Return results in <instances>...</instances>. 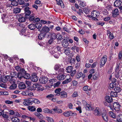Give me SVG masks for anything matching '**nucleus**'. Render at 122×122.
<instances>
[{
	"instance_id": "1",
	"label": "nucleus",
	"mask_w": 122,
	"mask_h": 122,
	"mask_svg": "<svg viewBox=\"0 0 122 122\" xmlns=\"http://www.w3.org/2000/svg\"><path fill=\"white\" fill-rule=\"evenodd\" d=\"M54 69L56 71H57L58 72L56 73L57 74H60L63 73L64 69L59 64H56L54 67Z\"/></svg>"
},
{
	"instance_id": "2",
	"label": "nucleus",
	"mask_w": 122,
	"mask_h": 122,
	"mask_svg": "<svg viewBox=\"0 0 122 122\" xmlns=\"http://www.w3.org/2000/svg\"><path fill=\"white\" fill-rule=\"evenodd\" d=\"M107 61V56L106 55H104L101 59L100 62V67H103Z\"/></svg>"
},
{
	"instance_id": "3",
	"label": "nucleus",
	"mask_w": 122,
	"mask_h": 122,
	"mask_svg": "<svg viewBox=\"0 0 122 122\" xmlns=\"http://www.w3.org/2000/svg\"><path fill=\"white\" fill-rule=\"evenodd\" d=\"M93 114L96 116H100L101 115V111L99 107H95L93 110Z\"/></svg>"
},
{
	"instance_id": "4",
	"label": "nucleus",
	"mask_w": 122,
	"mask_h": 122,
	"mask_svg": "<svg viewBox=\"0 0 122 122\" xmlns=\"http://www.w3.org/2000/svg\"><path fill=\"white\" fill-rule=\"evenodd\" d=\"M29 7H26L25 9V16L26 18H28L31 13V11Z\"/></svg>"
},
{
	"instance_id": "5",
	"label": "nucleus",
	"mask_w": 122,
	"mask_h": 122,
	"mask_svg": "<svg viewBox=\"0 0 122 122\" xmlns=\"http://www.w3.org/2000/svg\"><path fill=\"white\" fill-rule=\"evenodd\" d=\"M99 15V13L98 11L94 10L91 12L90 16L91 18L94 19V18L98 17Z\"/></svg>"
},
{
	"instance_id": "6",
	"label": "nucleus",
	"mask_w": 122,
	"mask_h": 122,
	"mask_svg": "<svg viewBox=\"0 0 122 122\" xmlns=\"http://www.w3.org/2000/svg\"><path fill=\"white\" fill-rule=\"evenodd\" d=\"M63 114L66 117H68L71 116H76L77 115L76 113H73L71 111H66L63 113Z\"/></svg>"
},
{
	"instance_id": "7",
	"label": "nucleus",
	"mask_w": 122,
	"mask_h": 122,
	"mask_svg": "<svg viewBox=\"0 0 122 122\" xmlns=\"http://www.w3.org/2000/svg\"><path fill=\"white\" fill-rule=\"evenodd\" d=\"M11 77L10 75L2 76V81L4 83L6 82L11 80Z\"/></svg>"
},
{
	"instance_id": "8",
	"label": "nucleus",
	"mask_w": 122,
	"mask_h": 122,
	"mask_svg": "<svg viewBox=\"0 0 122 122\" xmlns=\"http://www.w3.org/2000/svg\"><path fill=\"white\" fill-rule=\"evenodd\" d=\"M32 99L29 98L25 99V101L23 102V104L25 106L29 105L32 104Z\"/></svg>"
},
{
	"instance_id": "9",
	"label": "nucleus",
	"mask_w": 122,
	"mask_h": 122,
	"mask_svg": "<svg viewBox=\"0 0 122 122\" xmlns=\"http://www.w3.org/2000/svg\"><path fill=\"white\" fill-rule=\"evenodd\" d=\"M48 78L46 77H41L40 78L39 81L41 83L43 84L46 83L48 81Z\"/></svg>"
},
{
	"instance_id": "10",
	"label": "nucleus",
	"mask_w": 122,
	"mask_h": 122,
	"mask_svg": "<svg viewBox=\"0 0 122 122\" xmlns=\"http://www.w3.org/2000/svg\"><path fill=\"white\" fill-rule=\"evenodd\" d=\"M56 39V35L55 33L52 34L51 35V37L49 40L48 41V43L51 44L53 42L54 40Z\"/></svg>"
},
{
	"instance_id": "11",
	"label": "nucleus",
	"mask_w": 122,
	"mask_h": 122,
	"mask_svg": "<svg viewBox=\"0 0 122 122\" xmlns=\"http://www.w3.org/2000/svg\"><path fill=\"white\" fill-rule=\"evenodd\" d=\"M112 16L114 17H116L118 16L119 14L118 10L117 9H116L113 10L112 13Z\"/></svg>"
},
{
	"instance_id": "12",
	"label": "nucleus",
	"mask_w": 122,
	"mask_h": 122,
	"mask_svg": "<svg viewBox=\"0 0 122 122\" xmlns=\"http://www.w3.org/2000/svg\"><path fill=\"white\" fill-rule=\"evenodd\" d=\"M62 46L63 47L66 48L69 45L68 41L65 39H64L62 42Z\"/></svg>"
},
{
	"instance_id": "13",
	"label": "nucleus",
	"mask_w": 122,
	"mask_h": 122,
	"mask_svg": "<svg viewBox=\"0 0 122 122\" xmlns=\"http://www.w3.org/2000/svg\"><path fill=\"white\" fill-rule=\"evenodd\" d=\"M41 86L40 84H34V87L35 88V89H36L38 91H42L41 87Z\"/></svg>"
},
{
	"instance_id": "14",
	"label": "nucleus",
	"mask_w": 122,
	"mask_h": 122,
	"mask_svg": "<svg viewBox=\"0 0 122 122\" xmlns=\"http://www.w3.org/2000/svg\"><path fill=\"white\" fill-rule=\"evenodd\" d=\"M122 2L120 0H116L114 3V5L115 6L119 7L122 4Z\"/></svg>"
},
{
	"instance_id": "15",
	"label": "nucleus",
	"mask_w": 122,
	"mask_h": 122,
	"mask_svg": "<svg viewBox=\"0 0 122 122\" xmlns=\"http://www.w3.org/2000/svg\"><path fill=\"white\" fill-rule=\"evenodd\" d=\"M105 99L106 102H107L108 103L111 102L112 101V97L108 95H107L105 97Z\"/></svg>"
},
{
	"instance_id": "16",
	"label": "nucleus",
	"mask_w": 122,
	"mask_h": 122,
	"mask_svg": "<svg viewBox=\"0 0 122 122\" xmlns=\"http://www.w3.org/2000/svg\"><path fill=\"white\" fill-rule=\"evenodd\" d=\"M82 89L83 90L86 92V93L87 94H88L89 91H90L91 90V88H90L89 87L87 86H84Z\"/></svg>"
},
{
	"instance_id": "17",
	"label": "nucleus",
	"mask_w": 122,
	"mask_h": 122,
	"mask_svg": "<svg viewBox=\"0 0 122 122\" xmlns=\"http://www.w3.org/2000/svg\"><path fill=\"white\" fill-rule=\"evenodd\" d=\"M26 86L23 82L20 83L18 85V87L20 89H24L26 88Z\"/></svg>"
},
{
	"instance_id": "18",
	"label": "nucleus",
	"mask_w": 122,
	"mask_h": 122,
	"mask_svg": "<svg viewBox=\"0 0 122 122\" xmlns=\"http://www.w3.org/2000/svg\"><path fill=\"white\" fill-rule=\"evenodd\" d=\"M31 79V81L33 82H36L38 81V78L35 75H33Z\"/></svg>"
},
{
	"instance_id": "19",
	"label": "nucleus",
	"mask_w": 122,
	"mask_h": 122,
	"mask_svg": "<svg viewBox=\"0 0 122 122\" xmlns=\"http://www.w3.org/2000/svg\"><path fill=\"white\" fill-rule=\"evenodd\" d=\"M46 34L45 32L41 33L38 36L39 39L40 40H42L45 37Z\"/></svg>"
},
{
	"instance_id": "20",
	"label": "nucleus",
	"mask_w": 122,
	"mask_h": 122,
	"mask_svg": "<svg viewBox=\"0 0 122 122\" xmlns=\"http://www.w3.org/2000/svg\"><path fill=\"white\" fill-rule=\"evenodd\" d=\"M8 112H5V113L4 111L3 110L2 111V115L3 117L5 118H8L10 117V116L8 115Z\"/></svg>"
},
{
	"instance_id": "21",
	"label": "nucleus",
	"mask_w": 122,
	"mask_h": 122,
	"mask_svg": "<svg viewBox=\"0 0 122 122\" xmlns=\"http://www.w3.org/2000/svg\"><path fill=\"white\" fill-rule=\"evenodd\" d=\"M66 77L65 76L64 74L62 75H59L57 76V79L59 80H63Z\"/></svg>"
},
{
	"instance_id": "22",
	"label": "nucleus",
	"mask_w": 122,
	"mask_h": 122,
	"mask_svg": "<svg viewBox=\"0 0 122 122\" xmlns=\"http://www.w3.org/2000/svg\"><path fill=\"white\" fill-rule=\"evenodd\" d=\"M112 110L114 112H119L120 111V107H110Z\"/></svg>"
},
{
	"instance_id": "23",
	"label": "nucleus",
	"mask_w": 122,
	"mask_h": 122,
	"mask_svg": "<svg viewBox=\"0 0 122 122\" xmlns=\"http://www.w3.org/2000/svg\"><path fill=\"white\" fill-rule=\"evenodd\" d=\"M60 95L61 98H65L67 97V93L64 91L61 92L60 93Z\"/></svg>"
},
{
	"instance_id": "24",
	"label": "nucleus",
	"mask_w": 122,
	"mask_h": 122,
	"mask_svg": "<svg viewBox=\"0 0 122 122\" xmlns=\"http://www.w3.org/2000/svg\"><path fill=\"white\" fill-rule=\"evenodd\" d=\"M10 76L11 77V79H12L13 77H14L15 78H17V73L15 72H11L10 73Z\"/></svg>"
},
{
	"instance_id": "25",
	"label": "nucleus",
	"mask_w": 122,
	"mask_h": 122,
	"mask_svg": "<svg viewBox=\"0 0 122 122\" xmlns=\"http://www.w3.org/2000/svg\"><path fill=\"white\" fill-rule=\"evenodd\" d=\"M109 115L112 118L117 119V117L116 114L110 111L109 112Z\"/></svg>"
},
{
	"instance_id": "26",
	"label": "nucleus",
	"mask_w": 122,
	"mask_h": 122,
	"mask_svg": "<svg viewBox=\"0 0 122 122\" xmlns=\"http://www.w3.org/2000/svg\"><path fill=\"white\" fill-rule=\"evenodd\" d=\"M72 80L71 78L70 77L68 78L65 80L64 81L62 82V84H67L68 83L71 82Z\"/></svg>"
},
{
	"instance_id": "27",
	"label": "nucleus",
	"mask_w": 122,
	"mask_h": 122,
	"mask_svg": "<svg viewBox=\"0 0 122 122\" xmlns=\"http://www.w3.org/2000/svg\"><path fill=\"white\" fill-rule=\"evenodd\" d=\"M35 26H36V28H37L38 30H41L42 25L40 23H36L35 24Z\"/></svg>"
},
{
	"instance_id": "28",
	"label": "nucleus",
	"mask_w": 122,
	"mask_h": 122,
	"mask_svg": "<svg viewBox=\"0 0 122 122\" xmlns=\"http://www.w3.org/2000/svg\"><path fill=\"white\" fill-rule=\"evenodd\" d=\"M35 25L34 24H30L28 26V27L30 30H33L36 28Z\"/></svg>"
},
{
	"instance_id": "29",
	"label": "nucleus",
	"mask_w": 122,
	"mask_h": 122,
	"mask_svg": "<svg viewBox=\"0 0 122 122\" xmlns=\"http://www.w3.org/2000/svg\"><path fill=\"white\" fill-rule=\"evenodd\" d=\"M61 89L59 88L56 89L55 90V92L56 93L55 95L56 96H58L60 95V92L61 91Z\"/></svg>"
},
{
	"instance_id": "30",
	"label": "nucleus",
	"mask_w": 122,
	"mask_h": 122,
	"mask_svg": "<svg viewBox=\"0 0 122 122\" xmlns=\"http://www.w3.org/2000/svg\"><path fill=\"white\" fill-rule=\"evenodd\" d=\"M56 38L58 41H61L63 39L61 35L60 34H58L56 35Z\"/></svg>"
},
{
	"instance_id": "31",
	"label": "nucleus",
	"mask_w": 122,
	"mask_h": 122,
	"mask_svg": "<svg viewBox=\"0 0 122 122\" xmlns=\"http://www.w3.org/2000/svg\"><path fill=\"white\" fill-rule=\"evenodd\" d=\"M17 4L20 5H23L24 4V2L23 0H18L17 2L15 3L13 5H17Z\"/></svg>"
},
{
	"instance_id": "32",
	"label": "nucleus",
	"mask_w": 122,
	"mask_h": 122,
	"mask_svg": "<svg viewBox=\"0 0 122 122\" xmlns=\"http://www.w3.org/2000/svg\"><path fill=\"white\" fill-rule=\"evenodd\" d=\"M26 18L25 17H23L21 16L18 19V20L20 22H24L26 20Z\"/></svg>"
},
{
	"instance_id": "33",
	"label": "nucleus",
	"mask_w": 122,
	"mask_h": 122,
	"mask_svg": "<svg viewBox=\"0 0 122 122\" xmlns=\"http://www.w3.org/2000/svg\"><path fill=\"white\" fill-rule=\"evenodd\" d=\"M57 4L60 5L62 8H64V5L63 4L62 0H58L57 1Z\"/></svg>"
},
{
	"instance_id": "34",
	"label": "nucleus",
	"mask_w": 122,
	"mask_h": 122,
	"mask_svg": "<svg viewBox=\"0 0 122 122\" xmlns=\"http://www.w3.org/2000/svg\"><path fill=\"white\" fill-rule=\"evenodd\" d=\"M17 87V85L15 83L12 84L10 86L9 88L10 89L13 90L15 89Z\"/></svg>"
},
{
	"instance_id": "35",
	"label": "nucleus",
	"mask_w": 122,
	"mask_h": 122,
	"mask_svg": "<svg viewBox=\"0 0 122 122\" xmlns=\"http://www.w3.org/2000/svg\"><path fill=\"white\" fill-rule=\"evenodd\" d=\"M72 67L71 66H69L67 67L66 69V72L68 73H71L72 70Z\"/></svg>"
},
{
	"instance_id": "36",
	"label": "nucleus",
	"mask_w": 122,
	"mask_h": 122,
	"mask_svg": "<svg viewBox=\"0 0 122 122\" xmlns=\"http://www.w3.org/2000/svg\"><path fill=\"white\" fill-rule=\"evenodd\" d=\"M64 53L65 54L67 55H69L70 54V51L68 48H66V49H64Z\"/></svg>"
},
{
	"instance_id": "37",
	"label": "nucleus",
	"mask_w": 122,
	"mask_h": 122,
	"mask_svg": "<svg viewBox=\"0 0 122 122\" xmlns=\"http://www.w3.org/2000/svg\"><path fill=\"white\" fill-rule=\"evenodd\" d=\"M21 11V9L19 8H15L14 9V12L15 14L19 13Z\"/></svg>"
},
{
	"instance_id": "38",
	"label": "nucleus",
	"mask_w": 122,
	"mask_h": 122,
	"mask_svg": "<svg viewBox=\"0 0 122 122\" xmlns=\"http://www.w3.org/2000/svg\"><path fill=\"white\" fill-rule=\"evenodd\" d=\"M24 75L20 72L17 73V78H18L19 79H20L22 77H23Z\"/></svg>"
},
{
	"instance_id": "39",
	"label": "nucleus",
	"mask_w": 122,
	"mask_h": 122,
	"mask_svg": "<svg viewBox=\"0 0 122 122\" xmlns=\"http://www.w3.org/2000/svg\"><path fill=\"white\" fill-rule=\"evenodd\" d=\"M24 75L20 72L17 73V78H18L19 79H20L22 77H23Z\"/></svg>"
},
{
	"instance_id": "40",
	"label": "nucleus",
	"mask_w": 122,
	"mask_h": 122,
	"mask_svg": "<svg viewBox=\"0 0 122 122\" xmlns=\"http://www.w3.org/2000/svg\"><path fill=\"white\" fill-rule=\"evenodd\" d=\"M28 18H29V20L30 21H33L35 18V15L33 14L29 16V17Z\"/></svg>"
},
{
	"instance_id": "41",
	"label": "nucleus",
	"mask_w": 122,
	"mask_h": 122,
	"mask_svg": "<svg viewBox=\"0 0 122 122\" xmlns=\"http://www.w3.org/2000/svg\"><path fill=\"white\" fill-rule=\"evenodd\" d=\"M117 93L115 91V92L111 91L110 93L111 96L112 97H116L117 96Z\"/></svg>"
},
{
	"instance_id": "42",
	"label": "nucleus",
	"mask_w": 122,
	"mask_h": 122,
	"mask_svg": "<svg viewBox=\"0 0 122 122\" xmlns=\"http://www.w3.org/2000/svg\"><path fill=\"white\" fill-rule=\"evenodd\" d=\"M11 120L14 122H19L20 120L17 117H14L11 118Z\"/></svg>"
},
{
	"instance_id": "43",
	"label": "nucleus",
	"mask_w": 122,
	"mask_h": 122,
	"mask_svg": "<svg viewBox=\"0 0 122 122\" xmlns=\"http://www.w3.org/2000/svg\"><path fill=\"white\" fill-rule=\"evenodd\" d=\"M6 6L8 8V9L10 10H11L13 6L12 5V2L10 4H9V3H6Z\"/></svg>"
},
{
	"instance_id": "44",
	"label": "nucleus",
	"mask_w": 122,
	"mask_h": 122,
	"mask_svg": "<svg viewBox=\"0 0 122 122\" xmlns=\"http://www.w3.org/2000/svg\"><path fill=\"white\" fill-rule=\"evenodd\" d=\"M114 91L118 93L121 90L120 87L119 86H115L114 88Z\"/></svg>"
},
{
	"instance_id": "45",
	"label": "nucleus",
	"mask_w": 122,
	"mask_h": 122,
	"mask_svg": "<svg viewBox=\"0 0 122 122\" xmlns=\"http://www.w3.org/2000/svg\"><path fill=\"white\" fill-rule=\"evenodd\" d=\"M43 30L44 32L47 33L49 31V28L45 26L43 28Z\"/></svg>"
},
{
	"instance_id": "46",
	"label": "nucleus",
	"mask_w": 122,
	"mask_h": 122,
	"mask_svg": "<svg viewBox=\"0 0 122 122\" xmlns=\"http://www.w3.org/2000/svg\"><path fill=\"white\" fill-rule=\"evenodd\" d=\"M46 119L49 122H54L53 119L51 117H46Z\"/></svg>"
},
{
	"instance_id": "47",
	"label": "nucleus",
	"mask_w": 122,
	"mask_h": 122,
	"mask_svg": "<svg viewBox=\"0 0 122 122\" xmlns=\"http://www.w3.org/2000/svg\"><path fill=\"white\" fill-rule=\"evenodd\" d=\"M82 102L84 106L85 107H91V106L90 104H87V102L85 101H83Z\"/></svg>"
},
{
	"instance_id": "48",
	"label": "nucleus",
	"mask_w": 122,
	"mask_h": 122,
	"mask_svg": "<svg viewBox=\"0 0 122 122\" xmlns=\"http://www.w3.org/2000/svg\"><path fill=\"white\" fill-rule=\"evenodd\" d=\"M30 76L29 74L26 73L24 75L23 77L25 79H28L30 78Z\"/></svg>"
},
{
	"instance_id": "49",
	"label": "nucleus",
	"mask_w": 122,
	"mask_h": 122,
	"mask_svg": "<svg viewBox=\"0 0 122 122\" xmlns=\"http://www.w3.org/2000/svg\"><path fill=\"white\" fill-rule=\"evenodd\" d=\"M79 6L80 7L82 8V7H84L85 6V3H84L83 2L81 1H79Z\"/></svg>"
},
{
	"instance_id": "50",
	"label": "nucleus",
	"mask_w": 122,
	"mask_h": 122,
	"mask_svg": "<svg viewBox=\"0 0 122 122\" xmlns=\"http://www.w3.org/2000/svg\"><path fill=\"white\" fill-rule=\"evenodd\" d=\"M38 118L40 119H42L43 118V116L42 114L39 113H37L36 114Z\"/></svg>"
},
{
	"instance_id": "51",
	"label": "nucleus",
	"mask_w": 122,
	"mask_h": 122,
	"mask_svg": "<svg viewBox=\"0 0 122 122\" xmlns=\"http://www.w3.org/2000/svg\"><path fill=\"white\" fill-rule=\"evenodd\" d=\"M44 112L46 113H51L52 112L51 111L47 108L44 109Z\"/></svg>"
},
{
	"instance_id": "52",
	"label": "nucleus",
	"mask_w": 122,
	"mask_h": 122,
	"mask_svg": "<svg viewBox=\"0 0 122 122\" xmlns=\"http://www.w3.org/2000/svg\"><path fill=\"white\" fill-rule=\"evenodd\" d=\"M84 12L86 14H87L89 12V10L87 8H84L83 9Z\"/></svg>"
},
{
	"instance_id": "53",
	"label": "nucleus",
	"mask_w": 122,
	"mask_h": 122,
	"mask_svg": "<svg viewBox=\"0 0 122 122\" xmlns=\"http://www.w3.org/2000/svg\"><path fill=\"white\" fill-rule=\"evenodd\" d=\"M105 24L104 22H102L101 21L97 22V24L98 25H100L101 26H103Z\"/></svg>"
},
{
	"instance_id": "54",
	"label": "nucleus",
	"mask_w": 122,
	"mask_h": 122,
	"mask_svg": "<svg viewBox=\"0 0 122 122\" xmlns=\"http://www.w3.org/2000/svg\"><path fill=\"white\" fill-rule=\"evenodd\" d=\"M28 110L31 112H34L36 110L35 107H27Z\"/></svg>"
},
{
	"instance_id": "55",
	"label": "nucleus",
	"mask_w": 122,
	"mask_h": 122,
	"mask_svg": "<svg viewBox=\"0 0 122 122\" xmlns=\"http://www.w3.org/2000/svg\"><path fill=\"white\" fill-rule=\"evenodd\" d=\"M120 105L117 102H114L113 103V107H120Z\"/></svg>"
},
{
	"instance_id": "56",
	"label": "nucleus",
	"mask_w": 122,
	"mask_h": 122,
	"mask_svg": "<svg viewBox=\"0 0 122 122\" xmlns=\"http://www.w3.org/2000/svg\"><path fill=\"white\" fill-rule=\"evenodd\" d=\"M20 71V73H22V74L23 75H25V74L26 73V72L25 71L24 68L21 69Z\"/></svg>"
},
{
	"instance_id": "57",
	"label": "nucleus",
	"mask_w": 122,
	"mask_h": 122,
	"mask_svg": "<svg viewBox=\"0 0 122 122\" xmlns=\"http://www.w3.org/2000/svg\"><path fill=\"white\" fill-rule=\"evenodd\" d=\"M32 101H33L34 103H36L38 104L40 102L39 100L35 98L32 99Z\"/></svg>"
},
{
	"instance_id": "58",
	"label": "nucleus",
	"mask_w": 122,
	"mask_h": 122,
	"mask_svg": "<svg viewBox=\"0 0 122 122\" xmlns=\"http://www.w3.org/2000/svg\"><path fill=\"white\" fill-rule=\"evenodd\" d=\"M61 82L60 81L57 82L56 83H55L54 85L53 86L55 88L56 87L59 86Z\"/></svg>"
},
{
	"instance_id": "59",
	"label": "nucleus",
	"mask_w": 122,
	"mask_h": 122,
	"mask_svg": "<svg viewBox=\"0 0 122 122\" xmlns=\"http://www.w3.org/2000/svg\"><path fill=\"white\" fill-rule=\"evenodd\" d=\"M54 47L53 49H52L51 51H50V53L51 54H54L55 53H56V52L57 51H56L54 50Z\"/></svg>"
},
{
	"instance_id": "60",
	"label": "nucleus",
	"mask_w": 122,
	"mask_h": 122,
	"mask_svg": "<svg viewBox=\"0 0 122 122\" xmlns=\"http://www.w3.org/2000/svg\"><path fill=\"white\" fill-rule=\"evenodd\" d=\"M78 96V94H77V93L76 92H74L72 95V97L74 98Z\"/></svg>"
},
{
	"instance_id": "61",
	"label": "nucleus",
	"mask_w": 122,
	"mask_h": 122,
	"mask_svg": "<svg viewBox=\"0 0 122 122\" xmlns=\"http://www.w3.org/2000/svg\"><path fill=\"white\" fill-rule=\"evenodd\" d=\"M82 73L81 72H80L79 73H78L77 74V75H76V77L77 78H79L80 77L82 76Z\"/></svg>"
},
{
	"instance_id": "62",
	"label": "nucleus",
	"mask_w": 122,
	"mask_h": 122,
	"mask_svg": "<svg viewBox=\"0 0 122 122\" xmlns=\"http://www.w3.org/2000/svg\"><path fill=\"white\" fill-rule=\"evenodd\" d=\"M0 86L2 88H5L7 87V85L5 83H1L0 84Z\"/></svg>"
},
{
	"instance_id": "63",
	"label": "nucleus",
	"mask_w": 122,
	"mask_h": 122,
	"mask_svg": "<svg viewBox=\"0 0 122 122\" xmlns=\"http://www.w3.org/2000/svg\"><path fill=\"white\" fill-rule=\"evenodd\" d=\"M111 18L109 16L103 18V20L105 21H107L110 20Z\"/></svg>"
},
{
	"instance_id": "64",
	"label": "nucleus",
	"mask_w": 122,
	"mask_h": 122,
	"mask_svg": "<svg viewBox=\"0 0 122 122\" xmlns=\"http://www.w3.org/2000/svg\"><path fill=\"white\" fill-rule=\"evenodd\" d=\"M108 36L109 38L111 40L113 39L114 37V36L112 33L110 34Z\"/></svg>"
}]
</instances>
